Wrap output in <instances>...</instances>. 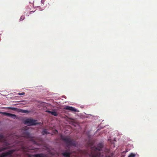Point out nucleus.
Listing matches in <instances>:
<instances>
[{
  "mask_svg": "<svg viewBox=\"0 0 157 157\" xmlns=\"http://www.w3.org/2000/svg\"><path fill=\"white\" fill-rule=\"evenodd\" d=\"M103 145L102 143H99L97 145V147L94 148V152L91 153L90 156L92 157H100L103 155H101L100 151L103 147Z\"/></svg>",
  "mask_w": 157,
  "mask_h": 157,
  "instance_id": "obj_1",
  "label": "nucleus"
},
{
  "mask_svg": "<svg viewBox=\"0 0 157 157\" xmlns=\"http://www.w3.org/2000/svg\"><path fill=\"white\" fill-rule=\"evenodd\" d=\"M37 121L31 118H28L26 119L24 121L25 124H29V125H35L39 124L40 123H37Z\"/></svg>",
  "mask_w": 157,
  "mask_h": 157,
  "instance_id": "obj_2",
  "label": "nucleus"
},
{
  "mask_svg": "<svg viewBox=\"0 0 157 157\" xmlns=\"http://www.w3.org/2000/svg\"><path fill=\"white\" fill-rule=\"evenodd\" d=\"M61 139L63 140L66 144V146L67 147H69V137L67 136H64L61 135L60 136Z\"/></svg>",
  "mask_w": 157,
  "mask_h": 157,
  "instance_id": "obj_3",
  "label": "nucleus"
},
{
  "mask_svg": "<svg viewBox=\"0 0 157 157\" xmlns=\"http://www.w3.org/2000/svg\"><path fill=\"white\" fill-rule=\"evenodd\" d=\"M21 136L23 137L31 138V135L26 130H24L22 132Z\"/></svg>",
  "mask_w": 157,
  "mask_h": 157,
  "instance_id": "obj_4",
  "label": "nucleus"
},
{
  "mask_svg": "<svg viewBox=\"0 0 157 157\" xmlns=\"http://www.w3.org/2000/svg\"><path fill=\"white\" fill-rule=\"evenodd\" d=\"M78 143L75 141L71 140L69 138V147L71 146H73L74 147L78 146Z\"/></svg>",
  "mask_w": 157,
  "mask_h": 157,
  "instance_id": "obj_5",
  "label": "nucleus"
},
{
  "mask_svg": "<svg viewBox=\"0 0 157 157\" xmlns=\"http://www.w3.org/2000/svg\"><path fill=\"white\" fill-rule=\"evenodd\" d=\"M2 113L4 115H5L9 117H11L14 119H15L16 117V115L14 114H11L9 113H7L6 112H3Z\"/></svg>",
  "mask_w": 157,
  "mask_h": 157,
  "instance_id": "obj_6",
  "label": "nucleus"
},
{
  "mask_svg": "<svg viewBox=\"0 0 157 157\" xmlns=\"http://www.w3.org/2000/svg\"><path fill=\"white\" fill-rule=\"evenodd\" d=\"M14 151L13 150H10L8 152L6 153H2L3 156H6L12 154L14 152Z\"/></svg>",
  "mask_w": 157,
  "mask_h": 157,
  "instance_id": "obj_7",
  "label": "nucleus"
},
{
  "mask_svg": "<svg viewBox=\"0 0 157 157\" xmlns=\"http://www.w3.org/2000/svg\"><path fill=\"white\" fill-rule=\"evenodd\" d=\"M46 112L49 113H51L52 115H53L55 116H57L58 115L57 113L55 111H52L49 110H46Z\"/></svg>",
  "mask_w": 157,
  "mask_h": 157,
  "instance_id": "obj_8",
  "label": "nucleus"
},
{
  "mask_svg": "<svg viewBox=\"0 0 157 157\" xmlns=\"http://www.w3.org/2000/svg\"><path fill=\"white\" fill-rule=\"evenodd\" d=\"M69 111H70L72 112H79V111L77 110V109H75L74 108L69 106Z\"/></svg>",
  "mask_w": 157,
  "mask_h": 157,
  "instance_id": "obj_9",
  "label": "nucleus"
},
{
  "mask_svg": "<svg viewBox=\"0 0 157 157\" xmlns=\"http://www.w3.org/2000/svg\"><path fill=\"white\" fill-rule=\"evenodd\" d=\"M62 154L65 157H69V152L68 151L63 153Z\"/></svg>",
  "mask_w": 157,
  "mask_h": 157,
  "instance_id": "obj_10",
  "label": "nucleus"
},
{
  "mask_svg": "<svg viewBox=\"0 0 157 157\" xmlns=\"http://www.w3.org/2000/svg\"><path fill=\"white\" fill-rule=\"evenodd\" d=\"M9 148L8 147H0V152L5 151L7 149Z\"/></svg>",
  "mask_w": 157,
  "mask_h": 157,
  "instance_id": "obj_11",
  "label": "nucleus"
},
{
  "mask_svg": "<svg viewBox=\"0 0 157 157\" xmlns=\"http://www.w3.org/2000/svg\"><path fill=\"white\" fill-rule=\"evenodd\" d=\"M42 133L43 134V135H44L45 134H48L49 133H48L47 131V130L45 129L42 131Z\"/></svg>",
  "mask_w": 157,
  "mask_h": 157,
  "instance_id": "obj_12",
  "label": "nucleus"
},
{
  "mask_svg": "<svg viewBox=\"0 0 157 157\" xmlns=\"http://www.w3.org/2000/svg\"><path fill=\"white\" fill-rule=\"evenodd\" d=\"M35 157H44L42 154H38L35 155Z\"/></svg>",
  "mask_w": 157,
  "mask_h": 157,
  "instance_id": "obj_13",
  "label": "nucleus"
},
{
  "mask_svg": "<svg viewBox=\"0 0 157 157\" xmlns=\"http://www.w3.org/2000/svg\"><path fill=\"white\" fill-rule=\"evenodd\" d=\"M8 109H11L13 110H14V111L16 110L17 109L16 108H14L12 107H8Z\"/></svg>",
  "mask_w": 157,
  "mask_h": 157,
  "instance_id": "obj_14",
  "label": "nucleus"
},
{
  "mask_svg": "<svg viewBox=\"0 0 157 157\" xmlns=\"http://www.w3.org/2000/svg\"><path fill=\"white\" fill-rule=\"evenodd\" d=\"M135 155L133 153H131L128 156V157H135Z\"/></svg>",
  "mask_w": 157,
  "mask_h": 157,
  "instance_id": "obj_15",
  "label": "nucleus"
},
{
  "mask_svg": "<svg viewBox=\"0 0 157 157\" xmlns=\"http://www.w3.org/2000/svg\"><path fill=\"white\" fill-rule=\"evenodd\" d=\"M25 18V17L24 16H21L20 18V21H22Z\"/></svg>",
  "mask_w": 157,
  "mask_h": 157,
  "instance_id": "obj_16",
  "label": "nucleus"
},
{
  "mask_svg": "<svg viewBox=\"0 0 157 157\" xmlns=\"http://www.w3.org/2000/svg\"><path fill=\"white\" fill-rule=\"evenodd\" d=\"M20 112H21L23 113H26L27 112V111L26 110L20 109Z\"/></svg>",
  "mask_w": 157,
  "mask_h": 157,
  "instance_id": "obj_17",
  "label": "nucleus"
},
{
  "mask_svg": "<svg viewBox=\"0 0 157 157\" xmlns=\"http://www.w3.org/2000/svg\"><path fill=\"white\" fill-rule=\"evenodd\" d=\"M18 94L19 95H23L25 94V93L24 92H22V93H18Z\"/></svg>",
  "mask_w": 157,
  "mask_h": 157,
  "instance_id": "obj_18",
  "label": "nucleus"
},
{
  "mask_svg": "<svg viewBox=\"0 0 157 157\" xmlns=\"http://www.w3.org/2000/svg\"><path fill=\"white\" fill-rule=\"evenodd\" d=\"M64 109L67 110H69V106H66L65 108H64Z\"/></svg>",
  "mask_w": 157,
  "mask_h": 157,
  "instance_id": "obj_19",
  "label": "nucleus"
},
{
  "mask_svg": "<svg viewBox=\"0 0 157 157\" xmlns=\"http://www.w3.org/2000/svg\"><path fill=\"white\" fill-rule=\"evenodd\" d=\"M3 137V136L2 135H0V138H2Z\"/></svg>",
  "mask_w": 157,
  "mask_h": 157,
  "instance_id": "obj_20",
  "label": "nucleus"
},
{
  "mask_svg": "<svg viewBox=\"0 0 157 157\" xmlns=\"http://www.w3.org/2000/svg\"><path fill=\"white\" fill-rule=\"evenodd\" d=\"M44 0H42L41 1V3H43H43H44Z\"/></svg>",
  "mask_w": 157,
  "mask_h": 157,
  "instance_id": "obj_21",
  "label": "nucleus"
},
{
  "mask_svg": "<svg viewBox=\"0 0 157 157\" xmlns=\"http://www.w3.org/2000/svg\"><path fill=\"white\" fill-rule=\"evenodd\" d=\"M2 153L1 154V155H0V157H4L5 156H3Z\"/></svg>",
  "mask_w": 157,
  "mask_h": 157,
  "instance_id": "obj_22",
  "label": "nucleus"
},
{
  "mask_svg": "<svg viewBox=\"0 0 157 157\" xmlns=\"http://www.w3.org/2000/svg\"><path fill=\"white\" fill-rule=\"evenodd\" d=\"M26 128H27V127H25V128H24V129H26Z\"/></svg>",
  "mask_w": 157,
  "mask_h": 157,
  "instance_id": "obj_23",
  "label": "nucleus"
},
{
  "mask_svg": "<svg viewBox=\"0 0 157 157\" xmlns=\"http://www.w3.org/2000/svg\"><path fill=\"white\" fill-rule=\"evenodd\" d=\"M69 157H70V151H69Z\"/></svg>",
  "mask_w": 157,
  "mask_h": 157,
  "instance_id": "obj_24",
  "label": "nucleus"
}]
</instances>
